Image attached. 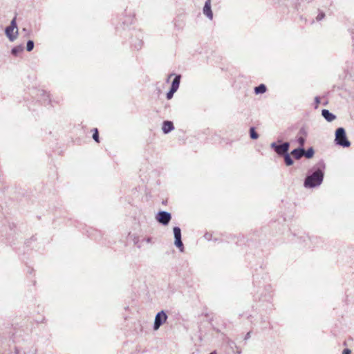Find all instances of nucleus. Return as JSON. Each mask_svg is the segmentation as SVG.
<instances>
[{"label": "nucleus", "mask_w": 354, "mask_h": 354, "mask_svg": "<svg viewBox=\"0 0 354 354\" xmlns=\"http://www.w3.org/2000/svg\"><path fill=\"white\" fill-rule=\"evenodd\" d=\"M325 162L320 160L315 165L310 169L304 180V186L307 189H313L319 187L324 178Z\"/></svg>", "instance_id": "obj_1"}, {"label": "nucleus", "mask_w": 354, "mask_h": 354, "mask_svg": "<svg viewBox=\"0 0 354 354\" xmlns=\"http://www.w3.org/2000/svg\"><path fill=\"white\" fill-rule=\"evenodd\" d=\"M253 285L257 290L254 298L259 301L271 303L272 299V287L266 279L258 274L254 276Z\"/></svg>", "instance_id": "obj_2"}, {"label": "nucleus", "mask_w": 354, "mask_h": 354, "mask_svg": "<svg viewBox=\"0 0 354 354\" xmlns=\"http://www.w3.org/2000/svg\"><path fill=\"white\" fill-rule=\"evenodd\" d=\"M294 236H297V241L299 243L302 244L304 247L315 248L317 247L321 243L322 240L317 236H309L305 232L301 234H293Z\"/></svg>", "instance_id": "obj_3"}, {"label": "nucleus", "mask_w": 354, "mask_h": 354, "mask_svg": "<svg viewBox=\"0 0 354 354\" xmlns=\"http://www.w3.org/2000/svg\"><path fill=\"white\" fill-rule=\"evenodd\" d=\"M334 142L335 145L343 148H348L351 146V143L348 139L346 130L344 127H338L335 130Z\"/></svg>", "instance_id": "obj_4"}, {"label": "nucleus", "mask_w": 354, "mask_h": 354, "mask_svg": "<svg viewBox=\"0 0 354 354\" xmlns=\"http://www.w3.org/2000/svg\"><path fill=\"white\" fill-rule=\"evenodd\" d=\"M31 94L34 95L32 97L36 101L40 102L45 106L49 104L50 102V95L44 90L33 88L31 91Z\"/></svg>", "instance_id": "obj_5"}, {"label": "nucleus", "mask_w": 354, "mask_h": 354, "mask_svg": "<svg viewBox=\"0 0 354 354\" xmlns=\"http://www.w3.org/2000/svg\"><path fill=\"white\" fill-rule=\"evenodd\" d=\"M131 36V46L135 50H140L143 44V35L140 30L133 29L130 33Z\"/></svg>", "instance_id": "obj_6"}, {"label": "nucleus", "mask_w": 354, "mask_h": 354, "mask_svg": "<svg viewBox=\"0 0 354 354\" xmlns=\"http://www.w3.org/2000/svg\"><path fill=\"white\" fill-rule=\"evenodd\" d=\"M173 232L174 236V245L179 250L180 252L185 250L184 244L182 241L181 229L178 226L173 227Z\"/></svg>", "instance_id": "obj_7"}, {"label": "nucleus", "mask_w": 354, "mask_h": 354, "mask_svg": "<svg viewBox=\"0 0 354 354\" xmlns=\"http://www.w3.org/2000/svg\"><path fill=\"white\" fill-rule=\"evenodd\" d=\"M171 214L169 212L160 210L156 215V221L164 226L168 225L171 220Z\"/></svg>", "instance_id": "obj_8"}, {"label": "nucleus", "mask_w": 354, "mask_h": 354, "mask_svg": "<svg viewBox=\"0 0 354 354\" xmlns=\"http://www.w3.org/2000/svg\"><path fill=\"white\" fill-rule=\"evenodd\" d=\"M168 316L166 312L164 310L158 312L154 319L153 328L154 330H157L160 328V327L166 322Z\"/></svg>", "instance_id": "obj_9"}, {"label": "nucleus", "mask_w": 354, "mask_h": 354, "mask_svg": "<svg viewBox=\"0 0 354 354\" xmlns=\"http://www.w3.org/2000/svg\"><path fill=\"white\" fill-rule=\"evenodd\" d=\"M172 76H174V77L171 82L170 88H173L174 90L178 91L180 84V80H181L182 76L180 74H176L174 73H172L168 75L167 80H166L167 82H168L169 81L170 78Z\"/></svg>", "instance_id": "obj_10"}, {"label": "nucleus", "mask_w": 354, "mask_h": 354, "mask_svg": "<svg viewBox=\"0 0 354 354\" xmlns=\"http://www.w3.org/2000/svg\"><path fill=\"white\" fill-rule=\"evenodd\" d=\"M5 35L10 41H14L19 35L18 29L16 30L15 28L7 26L5 28Z\"/></svg>", "instance_id": "obj_11"}, {"label": "nucleus", "mask_w": 354, "mask_h": 354, "mask_svg": "<svg viewBox=\"0 0 354 354\" xmlns=\"http://www.w3.org/2000/svg\"><path fill=\"white\" fill-rule=\"evenodd\" d=\"M203 14L209 19H213V12L211 8V0H206L203 9Z\"/></svg>", "instance_id": "obj_12"}, {"label": "nucleus", "mask_w": 354, "mask_h": 354, "mask_svg": "<svg viewBox=\"0 0 354 354\" xmlns=\"http://www.w3.org/2000/svg\"><path fill=\"white\" fill-rule=\"evenodd\" d=\"M174 129V125L172 121L164 120L162 124V131L164 134H168Z\"/></svg>", "instance_id": "obj_13"}, {"label": "nucleus", "mask_w": 354, "mask_h": 354, "mask_svg": "<svg viewBox=\"0 0 354 354\" xmlns=\"http://www.w3.org/2000/svg\"><path fill=\"white\" fill-rule=\"evenodd\" d=\"M278 142H273L270 144V148L274 151V152L279 156L281 157L286 154V151L283 149V145L277 144Z\"/></svg>", "instance_id": "obj_14"}, {"label": "nucleus", "mask_w": 354, "mask_h": 354, "mask_svg": "<svg viewBox=\"0 0 354 354\" xmlns=\"http://www.w3.org/2000/svg\"><path fill=\"white\" fill-rule=\"evenodd\" d=\"M322 115L328 122H331L336 119V115L328 109H322Z\"/></svg>", "instance_id": "obj_15"}, {"label": "nucleus", "mask_w": 354, "mask_h": 354, "mask_svg": "<svg viewBox=\"0 0 354 354\" xmlns=\"http://www.w3.org/2000/svg\"><path fill=\"white\" fill-rule=\"evenodd\" d=\"M133 17H132L131 15L127 17V18L122 22V25H123L122 28L121 26H116L115 29H116L117 32H120L121 28L122 30H125L126 28H128L129 26L133 23Z\"/></svg>", "instance_id": "obj_16"}, {"label": "nucleus", "mask_w": 354, "mask_h": 354, "mask_svg": "<svg viewBox=\"0 0 354 354\" xmlns=\"http://www.w3.org/2000/svg\"><path fill=\"white\" fill-rule=\"evenodd\" d=\"M303 151H304V147H298L291 151V155L295 159L299 160L304 156Z\"/></svg>", "instance_id": "obj_17"}, {"label": "nucleus", "mask_w": 354, "mask_h": 354, "mask_svg": "<svg viewBox=\"0 0 354 354\" xmlns=\"http://www.w3.org/2000/svg\"><path fill=\"white\" fill-rule=\"evenodd\" d=\"M267 91V86L264 84H260L254 88L256 95L263 94Z\"/></svg>", "instance_id": "obj_18"}, {"label": "nucleus", "mask_w": 354, "mask_h": 354, "mask_svg": "<svg viewBox=\"0 0 354 354\" xmlns=\"http://www.w3.org/2000/svg\"><path fill=\"white\" fill-rule=\"evenodd\" d=\"M88 236L89 237L95 240L101 237V232L95 229L90 228V230L88 231Z\"/></svg>", "instance_id": "obj_19"}, {"label": "nucleus", "mask_w": 354, "mask_h": 354, "mask_svg": "<svg viewBox=\"0 0 354 354\" xmlns=\"http://www.w3.org/2000/svg\"><path fill=\"white\" fill-rule=\"evenodd\" d=\"M24 48L23 44L15 46L11 49V54L16 57L24 50Z\"/></svg>", "instance_id": "obj_20"}, {"label": "nucleus", "mask_w": 354, "mask_h": 354, "mask_svg": "<svg viewBox=\"0 0 354 354\" xmlns=\"http://www.w3.org/2000/svg\"><path fill=\"white\" fill-rule=\"evenodd\" d=\"M304 157H306L307 159H310L314 156L315 154V150L313 147H310L308 148L307 150L304 149V151H303Z\"/></svg>", "instance_id": "obj_21"}, {"label": "nucleus", "mask_w": 354, "mask_h": 354, "mask_svg": "<svg viewBox=\"0 0 354 354\" xmlns=\"http://www.w3.org/2000/svg\"><path fill=\"white\" fill-rule=\"evenodd\" d=\"M290 155L291 153H287L282 156L284 159V162L286 166H291L294 164V160L291 158Z\"/></svg>", "instance_id": "obj_22"}, {"label": "nucleus", "mask_w": 354, "mask_h": 354, "mask_svg": "<svg viewBox=\"0 0 354 354\" xmlns=\"http://www.w3.org/2000/svg\"><path fill=\"white\" fill-rule=\"evenodd\" d=\"M249 133H250V137L252 140H257L259 137V133L256 131L255 127H251L250 128Z\"/></svg>", "instance_id": "obj_23"}, {"label": "nucleus", "mask_w": 354, "mask_h": 354, "mask_svg": "<svg viewBox=\"0 0 354 354\" xmlns=\"http://www.w3.org/2000/svg\"><path fill=\"white\" fill-rule=\"evenodd\" d=\"M92 132H93V135H92L93 139L97 143H99L100 142V135H99L98 129L97 128H94L92 129Z\"/></svg>", "instance_id": "obj_24"}, {"label": "nucleus", "mask_w": 354, "mask_h": 354, "mask_svg": "<svg viewBox=\"0 0 354 354\" xmlns=\"http://www.w3.org/2000/svg\"><path fill=\"white\" fill-rule=\"evenodd\" d=\"M306 138L301 136H297V142L299 144V147H304L306 143Z\"/></svg>", "instance_id": "obj_25"}, {"label": "nucleus", "mask_w": 354, "mask_h": 354, "mask_svg": "<svg viewBox=\"0 0 354 354\" xmlns=\"http://www.w3.org/2000/svg\"><path fill=\"white\" fill-rule=\"evenodd\" d=\"M326 17L325 12L320 9H318V15L315 17V21L319 22L323 20Z\"/></svg>", "instance_id": "obj_26"}, {"label": "nucleus", "mask_w": 354, "mask_h": 354, "mask_svg": "<svg viewBox=\"0 0 354 354\" xmlns=\"http://www.w3.org/2000/svg\"><path fill=\"white\" fill-rule=\"evenodd\" d=\"M297 136H304V137H307L308 136V130H307V128L306 126H302L299 132H298V134Z\"/></svg>", "instance_id": "obj_27"}, {"label": "nucleus", "mask_w": 354, "mask_h": 354, "mask_svg": "<svg viewBox=\"0 0 354 354\" xmlns=\"http://www.w3.org/2000/svg\"><path fill=\"white\" fill-rule=\"evenodd\" d=\"M35 46V43L33 40L29 39L26 43V50L28 52H30L33 50Z\"/></svg>", "instance_id": "obj_28"}, {"label": "nucleus", "mask_w": 354, "mask_h": 354, "mask_svg": "<svg viewBox=\"0 0 354 354\" xmlns=\"http://www.w3.org/2000/svg\"><path fill=\"white\" fill-rule=\"evenodd\" d=\"M277 142L281 143L283 145V149L286 151V153H289V149H290V147L289 142H282L281 140H278Z\"/></svg>", "instance_id": "obj_29"}, {"label": "nucleus", "mask_w": 354, "mask_h": 354, "mask_svg": "<svg viewBox=\"0 0 354 354\" xmlns=\"http://www.w3.org/2000/svg\"><path fill=\"white\" fill-rule=\"evenodd\" d=\"M176 91H177L174 90L173 88H169V91L167 92V93H166V97H167V100H171V99L173 97V96H174V93H175Z\"/></svg>", "instance_id": "obj_30"}, {"label": "nucleus", "mask_w": 354, "mask_h": 354, "mask_svg": "<svg viewBox=\"0 0 354 354\" xmlns=\"http://www.w3.org/2000/svg\"><path fill=\"white\" fill-rule=\"evenodd\" d=\"M8 26L11 27L12 28H15L16 30H17V29H18L17 24V14L15 15L14 18L11 20L10 24Z\"/></svg>", "instance_id": "obj_31"}, {"label": "nucleus", "mask_w": 354, "mask_h": 354, "mask_svg": "<svg viewBox=\"0 0 354 354\" xmlns=\"http://www.w3.org/2000/svg\"><path fill=\"white\" fill-rule=\"evenodd\" d=\"M315 103V109H317L319 104H320V97L319 96H316L314 100Z\"/></svg>", "instance_id": "obj_32"}, {"label": "nucleus", "mask_w": 354, "mask_h": 354, "mask_svg": "<svg viewBox=\"0 0 354 354\" xmlns=\"http://www.w3.org/2000/svg\"><path fill=\"white\" fill-rule=\"evenodd\" d=\"M230 347H231L232 348L234 346L235 348H237V351H236L237 354H241V349H239V348L237 347V346H236V343H235L234 342H231L230 343Z\"/></svg>", "instance_id": "obj_33"}, {"label": "nucleus", "mask_w": 354, "mask_h": 354, "mask_svg": "<svg viewBox=\"0 0 354 354\" xmlns=\"http://www.w3.org/2000/svg\"><path fill=\"white\" fill-rule=\"evenodd\" d=\"M212 234H210V233H208V232H206L205 234H204V238L207 240V241H210L212 239Z\"/></svg>", "instance_id": "obj_34"}, {"label": "nucleus", "mask_w": 354, "mask_h": 354, "mask_svg": "<svg viewBox=\"0 0 354 354\" xmlns=\"http://www.w3.org/2000/svg\"><path fill=\"white\" fill-rule=\"evenodd\" d=\"M342 354H351V349L346 348L343 350Z\"/></svg>", "instance_id": "obj_35"}, {"label": "nucleus", "mask_w": 354, "mask_h": 354, "mask_svg": "<svg viewBox=\"0 0 354 354\" xmlns=\"http://www.w3.org/2000/svg\"><path fill=\"white\" fill-rule=\"evenodd\" d=\"M250 336H251V331H249V332H248V333L245 334V337H244V340H248V339H250Z\"/></svg>", "instance_id": "obj_36"}, {"label": "nucleus", "mask_w": 354, "mask_h": 354, "mask_svg": "<svg viewBox=\"0 0 354 354\" xmlns=\"http://www.w3.org/2000/svg\"><path fill=\"white\" fill-rule=\"evenodd\" d=\"M22 32H26V35H29V34H30V31L26 28H22Z\"/></svg>", "instance_id": "obj_37"}, {"label": "nucleus", "mask_w": 354, "mask_h": 354, "mask_svg": "<svg viewBox=\"0 0 354 354\" xmlns=\"http://www.w3.org/2000/svg\"><path fill=\"white\" fill-rule=\"evenodd\" d=\"M146 241H147V243H150V242L151 241V238H150V237L147 238V239H146Z\"/></svg>", "instance_id": "obj_38"}, {"label": "nucleus", "mask_w": 354, "mask_h": 354, "mask_svg": "<svg viewBox=\"0 0 354 354\" xmlns=\"http://www.w3.org/2000/svg\"><path fill=\"white\" fill-rule=\"evenodd\" d=\"M29 242H30V241H26V242L25 243V244L26 245V246H27V247H29V246H30V245H29Z\"/></svg>", "instance_id": "obj_39"}, {"label": "nucleus", "mask_w": 354, "mask_h": 354, "mask_svg": "<svg viewBox=\"0 0 354 354\" xmlns=\"http://www.w3.org/2000/svg\"><path fill=\"white\" fill-rule=\"evenodd\" d=\"M30 240H31V241H35V240H36V239H35V236H32V237L30 238Z\"/></svg>", "instance_id": "obj_40"}, {"label": "nucleus", "mask_w": 354, "mask_h": 354, "mask_svg": "<svg viewBox=\"0 0 354 354\" xmlns=\"http://www.w3.org/2000/svg\"><path fill=\"white\" fill-rule=\"evenodd\" d=\"M209 354H216V351H213V352H211Z\"/></svg>", "instance_id": "obj_41"}, {"label": "nucleus", "mask_w": 354, "mask_h": 354, "mask_svg": "<svg viewBox=\"0 0 354 354\" xmlns=\"http://www.w3.org/2000/svg\"><path fill=\"white\" fill-rule=\"evenodd\" d=\"M315 22V19H313L312 21L310 22L311 24H314Z\"/></svg>", "instance_id": "obj_42"}, {"label": "nucleus", "mask_w": 354, "mask_h": 354, "mask_svg": "<svg viewBox=\"0 0 354 354\" xmlns=\"http://www.w3.org/2000/svg\"><path fill=\"white\" fill-rule=\"evenodd\" d=\"M44 320V318H42V319L41 321H39V322H43Z\"/></svg>", "instance_id": "obj_43"}, {"label": "nucleus", "mask_w": 354, "mask_h": 354, "mask_svg": "<svg viewBox=\"0 0 354 354\" xmlns=\"http://www.w3.org/2000/svg\"><path fill=\"white\" fill-rule=\"evenodd\" d=\"M251 317H252V316H251V315H249V316L248 317V319H250Z\"/></svg>", "instance_id": "obj_44"}]
</instances>
